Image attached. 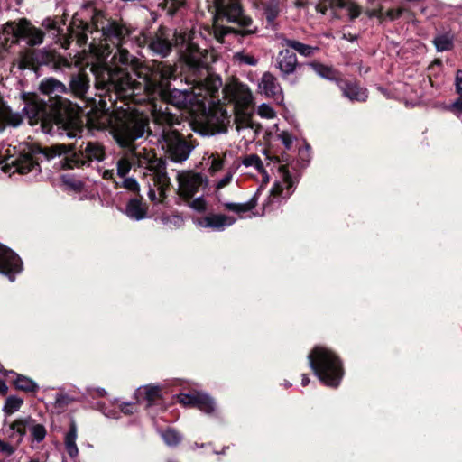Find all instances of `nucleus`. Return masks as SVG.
<instances>
[{
    "mask_svg": "<svg viewBox=\"0 0 462 462\" xmlns=\"http://www.w3.org/2000/svg\"><path fill=\"white\" fill-rule=\"evenodd\" d=\"M69 38L75 39L79 47L90 51L99 63L93 64L95 87L104 93L115 92L120 97H133L144 92L148 97L158 94L164 102L152 105L169 112V105L177 108L185 107L191 102L193 95L189 90L168 89V82L174 78L175 69L164 62L152 60L143 64L124 47L130 32L127 27L108 21L101 32L94 25L74 17L69 26Z\"/></svg>",
    "mask_w": 462,
    "mask_h": 462,
    "instance_id": "1",
    "label": "nucleus"
},
{
    "mask_svg": "<svg viewBox=\"0 0 462 462\" xmlns=\"http://www.w3.org/2000/svg\"><path fill=\"white\" fill-rule=\"evenodd\" d=\"M147 125V116L136 110L127 108L116 113L112 134L116 143L125 148L116 162V175L125 178L133 166L145 167L152 180V187L149 184L148 198L152 202H162L171 184L165 166L152 149L134 144L144 135Z\"/></svg>",
    "mask_w": 462,
    "mask_h": 462,
    "instance_id": "2",
    "label": "nucleus"
},
{
    "mask_svg": "<svg viewBox=\"0 0 462 462\" xmlns=\"http://www.w3.org/2000/svg\"><path fill=\"white\" fill-rule=\"evenodd\" d=\"M211 2L213 1L211 0ZM212 5L213 25L211 28H204L202 31L200 27H192L188 32H172L165 29H160L152 37H151L148 42L149 49L154 54L164 58L170 54L172 47L175 46L179 48L181 53V58L189 69L193 70L194 72L204 69L207 67L208 61L206 50L200 47L201 42L205 41L208 36L211 35L217 42H222L224 41V37L232 32L230 27H227L224 24L225 23H229L225 19L221 20L220 24H222V26L226 29V33L221 37H218L216 34V7L214 3H212ZM233 23H236V22ZM237 24L242 27L241 34L243 36L251 35L256 32L255 27H245L240 25L238 23Z\"/></svg>",
    "mask_w": 462,
    "mask_h": 462,
    "instance_id": "3",
    "label": "nucleus"
},
{
    "mask_svg": "<svg viewBox=\"0 0 462 462\" xmlns=\"http://www.w3.org/2000/svg\"><path fill=\"white\" fill-rule=\"evenodd\" d=\"M61 155H64L61 161L62 167L74 169L88 166L93 161L102 162L106 152L104 146L94 141H83L77 147L64 143H56L49 147L26 144L20 150L19 155L12 161V164L20 174H31L32 177H36L41 172L39 162L41 157L50 161Z\"/></svg>",
    "mask_w": 462,
    "mask_h": 462,
    "instance_id": "4",
    "label": "nucleus"
},
{
    "mask_svg": "<svg viewBox=\"0 0 462 462\" xmlns=\"http://www.w3.org/2000/svg\"><path fill=\"white\" fill-rule=\"evenodd\" d=\"M40 89L47 99L37 95L23 96L25 106L23 112L31 125L40 124L44 133H49L53 124L65 125L66 100L58 98L60 93L65 92V86L59 80L50 78L42 81Z\"/></svg>",
    "mask_w": 462,
    "mask_h": 462,
    "instance_id": "5",
    "label": "nucleus"
},
{
    "mask_svg": "<svg viewBox=\"0 0 462 462\" xmlns=\"http://www.w3.org/2000/svg\"><path fill=\"white\" fill-rule=\"evenodd\" d=\"M180 123L179 116L161 106L153 110V127L146 128L150 142L160 146L176 163L187 161L194 149V145L175 129Z\"/></svg>",
    "mask_w": 462,
    "mask_h": 462,
    "instance_id": "6",
    "label": "nucleus"
},
{
    "mask_svg": "<svg viewBox=\"0 0 462 462\" xmlns=\"http://www.w3.org/2000/svg\"><path fill=\"white\" fill-rule=\"evenodd\" d=\"M226 96L234 102L236 110V128L244 133V137L254 140L258 134V126L252 121L253 95L249 88L239 82H233L224 88Z\"/></svg>",
    "mask_w": 462,
    "mask_h": 462,
    "instance_id": "7",
    "label": "nucleus"
},
{
    "mask_svg": "<svg viewBox=\"0 0 462 462\" xmlns=\"http://www.w3.org/2000/svg\"><path fill=\"white\" fill-rule=\"evenodd\" d=\"M309 364L317 377L327 386L336 388L343 375V365L339 357L329 348L317 346L308 355Z\"/></svg>",
    "mask_w": 462,
    "mask_h": 462,
    "instance_id": "8",
    "label": "nucleus"
},
{
    "mask_svg": "<svg viewBox=\"0 0 462 462\" xmlns=\"http://www.w3.org/2000/svg\"><path fill=\"white\" fill-rule=\"evenodd\" d=\"M216 7V34L221 37L226 33L221 20H226L228 22H236L242 26H251L253 20L244 14L240 0H212Z\"/></svg>",
    "mask_w": 462,
    "mask_h": 462,
    "instance_id": "9",
    "label": "nucleus"
},
{
    "mask_svg": "<svg viewBox=\"0 0 462 462\" xmlns=\"http://www.w3.org/2000/svg\"><path fill=\"white\" fill-rule=\"evenodd\" d=\"M3 32L13 42L26 40L27 43L32 46L41 44L44 37L43 32L33 27L26 19L6 23Z\"/></svg>",
    "mask_w": 462,
    "mask_h": 462,
    "instance_id": "10",
    "label": "nucleus"
},
{
    "mask_svg": "<svg viewBox=\"0 0 462 462\" xmlns=\"http://www.w3.org/2000/svg\"><path fill=\"white\" fill-rule=\"evenodd\" d=\"M178 194L185 199H192L208 185V179L202 173L193 171H180L177 173Z\"/></svg>",
    "mask_w": 462,
    "mask_h": 462,
    "instance_id": "11",
    "label": "nucleus"
},
{
    "mask_svg": "<svg viewBox=\"0 0 462 462\" xmlns=\"http://www.w3.org/2000/svg\"><path fill=\"white\" fill-rule=\"evenodd\" d=\"M300 67L296 54L289 47H282L274 58V68L280 72L282 80L294 85L298 81L295 74Z\"/></svg>",
    "mask_w": 462,
    "mask_h": 462,
    "instance_id": "12",
    "label": "nucleus"
},
{
    "mask_svg": "<svg viewBox=\"0 0 462 462\" xmlns=\"http://www.w3.org/2000/svg\"><path fill=\"white\" fill-rule=\"evenodd\" d=\"M316 8L322 14L330 11L334 18H339L342 10L346 11L351 20L358 17L361 14V7L349 0H319Z\"/></svg>",
    "mask_w": 462,
    "mask_h": 462,
    "instance_id": "13",
    "label": "nucleus"
},
{
    "mask_svg": "<svg viewBox=\"0 0 462 462\" xmlns=\"http://www.w3.org/2000/svg\"><path fill=\"white\" fill-rule=\"evenodd\" d=\"M23 270V263L13 250L0 244V273L8 277L11 282Z\"/></svg>",
    "mask_w": 462,
    "mask_h": 462,
    "instance_id": "14",
    "label": "nucleus"
},
{
    "mask_svg": "<svg viewBox=\"0 0 462 462\" xmlns=\"http://www.w3.org/2000/svg\"><path fill=\"white\" fill-rule=\"evenodd\" d=\"M279 173L280 179L274 182L270 191V195L273 200L287 199L292 194L294 190L293 189L295 182L285 166L279 167Z\"/></svg>",
    "mask_w": 462,
    "mask_h": 462,
    "instance_id": "15",
    "label": "nucleus"
},
{
    "mask_svg": "<svg viewBox=\"0 0 462 462\" xmlns=\"http://www.w3.org/2000/svg\"><path fill=\"white\" fill-rule=\"evenodd\" d=\"M234 217L223 214H208L194 220V223L202 227L212 231H223L226 227L231 226L236 223Z\"/></svg>",
    "mask_w": 462,
    "mask_h": 462,
    "instance_id": "16",
    "label": "nucleus"
},
{
    "mask_svg": "<svg viewBox=\"0 0 462 462\" xmlns=\"http://www.w3.org/2000/svg\"><path fill=\"white\" fill-rule=\"evenodd\" d=\"M0 434L18 447L24 438V416L15 419L11 423H5Z\"/></svg>",
    "mask_w": 462,
    "mask_h": 462,
    "instance_id": "17",
    "label": "nucleus"
},
{
    "mask_svg": "<svg viewBox=\"0 0 462 462\" xmlns=\"http://www.w3.org/2000/svg\"><path fill=\"white\" fill-rule=\"evenodd\" d=\"M275 39L279 41L281 47H289L304 58H310L320 50L317 45H309L297 40L289 39L282 33L276 34Z\"/></svg>",
    "mask_w": 462,
    "mask_h": 462,
    "instance_id": "18",
    "label": "nucleus"
},
{
    "mask_svg": "<svg viewBox=\"0 0 462 462\" xmlns=\"http://www.w3.org/2000/svg\"><path fill=\"white\" fill-rule=\"evenodd\" d=\"M258 88L261 93H263L268 97H279L282 93L278 79L271 72H264L263 74Z\"/></svg>",
    "mask_w": 462,
    "mask_h": 462,
    "instance_id": "19",
    "label": "nucleus"
},
{
    "mask_svg": "<svg viewBox=\"0 0 462 462\" xmlns=\"http://www.w3.org/2000/svg\"><path fill=\"white\" fill-rule=\"evenodd\" d=\"M262 8L266 28L276 30V18L281 13L280 0H266L262 3Z\"/></svg>",
    "mask_w": 462,
    "mask_h": 462,
    "instance_id": "20",
    "label": "nucleus"
},
{
    "mask_svg": "<svg viewBox=\"0 0 462 462\" xmlns=\"http://www.w3.org/2000/svg\"><path fill=\"white\" fill-rule=\"evenodd\" d=\"M135 397L138 402H146V407H150L162 398V387L154 384L141 386L136 390Z\"/></svg>",
    "mask_w": 462,
    "mask_h": 462,
    "instance_id": "21",
    "label": "nucleus"
},
{
    "mask_svg": "<svg viewBox=\"0 0 462 462\" xmlns=\"http://www.w3.org/2000/svg\"><path fill=\"white\" fill-rule=\"evenodd\" d=\"M30 432V439L32 443H41L47 435L44 425L38 423L36 420L27 415L24 416V435L26 431Z\"/></svg>",
    "mask_w": 462,
    "mask_h": 462,
    "instance_id": "22",
    "label": "nucleus"
},
{
    "mask_svg": "<svg viewBox=\"0 0 462 462\" xmlns=\"http://www.w3.org/2000/svg\"><path fill=\"white\" fill-rule=\"evenodd\" d=\"M125 214L132 220H143L147 217V206L141 199L133 198L127 202Z\"/></svg>",
    "mask_w": 462,
    "mask_h": 462,
    "instance_id": "23",
    "label": "nucleus"
},
{
    "mask_svg": "<svg viewBox=\"0 0 462 462\" xmlns=\"http://www.w3.org/2000/svg\"><path fill=\"white\" fill-rule=\"evenodd\" d=\"M23 122V116L19 113L13 112L8 106L0 101V132L6 125L19 126Z\"/></svg>",
    "mask_w": 462,
    "mask_h": 462,
    "instance_id": "24",
    "label": "nucleus"
},
{
    "mask_svg": "<svg viewBox=\"0 0 462 462\" xmlns=\"http://www.w3.org/2000/svg\"><path fill=\"white\" fill-rule=\"evenodd\" d=\"M340 88L343 95L351 101L365 102L368 97L367 90L355 82H344Z\"/></svg>",
    "mask_w": 462,
    "mask_h": 462,
    "instance_id": "25",
    "label": "nucleus"
},
{
    "mask_svg": "<svg viewBox=\"0 0 462 462\" xmlns=\"http://www.w3.org/2000/svg\"><path fill=\"white\" fill-rule=\"evenodd\" d=\"M69 87L75 96L83 97L89 88V79L84 72L72 75Z\"/></svg>",
    "mask_w": 462,
    "mask_h": 462,
    "instance_id": "26",
    "label": "nucleus"
},
{
    "mask_svg": "<svg viewBox=\"0 0 462 462\" xmlns=\"http://www.w3.org/2000/svg\"><path fill=\"white\" fill-rule=\"evenodd\" d=\"M78 438V428L75 421H71L69 429L64 437V446L68 455L75 458L79 455V448L76 443Z\"/></svg>",
    "mask_w": 462,
    "mask_h": 462,
    "instance_id": "27",
    "label": "nucleus"
},
{
    "mask_svg": "<svg viewBox=\"0 0 462 462\" xmlns=\"http://www.w3.org/2000/svg\"><path fill=\"white\" fill-rule=\"evenodd\" d=\"M195 407L208 415H213L217 410L214 399L201 392H198Z\"/></svg>",
    "mask_w": 462,
    "mask_h": 462,
    "instance_id": "28",
    "label": "nucleus"
},
{
    "mask_svg": "<svg viewBox=\"0 0 462 462\" xmlns=\"http://www.w3.org/2000/svg\"><path fill=\"white\" fill-rule=\"evenodd\" d=\"M406 11V9L400 7L397 9H391L383 14L381 9H368L365 11V14L370 18L375 17L380 22H383L385 20H396Z\"/></svg>",
    "mask_w": 462,
    "mask_h": 462,
    "instance_id": "29",
    "label": "nucleus"
},
{
    "mask_svg": "<svg viewBox=\"0 0 462 462\" xmlns=\"http://www.w3.org/2000/svg\"><path fill=\"white\" fill-rule=\"evenodd\" d=\"M256 204L257 199H255V197H253L245 203L226 202L224 203V207L226 209L229 211L241 215L243 213H246L254 209Z\"/></svg>",
    "mask_w": 462,
    "mask_h": 462,
    "instance_id": "30",
    "label": "nucleus"
},
{
    "mask_svg": "<svg viewBox=\"0 0 462 462\" xmlns=\"http://www.w3.org/2000/svg\"><path fill=\"white\" fill-rule=\"evenodd\" d=\"M309 67L315 71L319 77L328 80H336L337 79V71L330 66L324 65L319 62H311Z\"/></svg>",
    "mask_w": 462,
    "mask_h": 462,
    "instance_id": "31",
    "label": "nucleus"
},
{
    "mask_svg": "<svg viewBox=\"0 0 462 462\" xmlns=\"http://www.w3.org/2000/svg\"><path fill=\"white\" fill-rule=\"evenodd\" d=\"M161 437L164 443L169 447H176L182 440L181 434L172 428H168L165 430L161 431Z\"/></svg>",
    "mask_w": 462,
    "mask_h": 462,
    "instance_id": "32",
    "label": "nucleus"
},
{
    "mask_svg": "<svg viewBox=\"0 0 462 462\" xmlns=\"http://www.w3.org/2000/svg\"><path fill=\"white\" fill-rule=\"evenodd\" d=\"M433 43L438 51H449L453 47V37L449 33H442L434 38Z\"/></svg>",
    "mask_w": 462,
    "mask_h": 462,
    "instance_id": "33",
    "label": "nucleus"
},
{
    "mask_svg": "<svg viewBox=\"0 0 462 462\" xmlns=\"http://www.w3.org/2000/svg\"><path fill=\"white\" fill-rule=\"evenodd\" d=\"M242 164L246 167H252L260 173H265L263 162L257 154H248L242 159Z\"/></svg>",
    "mask_w": 462,
    "mask_h": 462,
    "instance_id": "34",
    "label": "nucleus"
},
{
    "mask_svg": "<svg viewBox=\"0 0 462 462\" xmlns=\"http://www.w3.org/2000/svg\"><path fill=\"white\" fill-rule=\"evenodd\" d=\"M233 59L235 62H236L240 66L246 65L254 67L258 64L257 58L245 51L236 52L233 56Z\"/></svg>",
    "mask_w": 462,
    "mask_h": 462,
    "instance_id": "35",
    "label": "nucleus"
},
{
    "mask_svg": "<svg viewBox=\"0 0 462 462\" xmlns=\"http://www.w3.org/2000/svg\"><path fill=\"white\" fill-rule=\"evenodd\" d=\"M16 388L25 392H35L38 389L37 384L30 378L17 375L14 381Z\"/></svg>",
    "mask_w": 462,
    "mask_h": 462,
    "instance_id": "36",
    "label": "nucleus"
},
{
    "mask_svg": "<svg viewBox=\"0 0 462 462\" xmlns=\"http://www.w3.org/2000/svg\"><path fill=\"white\" fill-rule=\"evenodd\" d=\"M23 403V399L16 396H9L5 401L3 410L5 414L11 415L19 411Z\"/></svg>",
    "mask_w": 462,
    "mask_h": 462,
    "instance_id": "37",
    "label": "nucleus"
},
{
    "mask_svg": "<svg viewBox=\"0 0 462 462\" xmlns=\"http://www.w3.org/2000/svg\"><path fill=\"white\" fill-rule=\"evenodd\" d=\"M158 5L162 6L171 15L174 14L175 12L180 8L185 0H158Z\"/></svg>",
    "mask_w": 462,
    "mask_h": 462,
    "instance_id": "38",
    "label": "nucleus"
},
{
    "mask_svg": "<svg viewBox=\"0 0 462 462\" xmlns=\"http://www.w3.org/2000/svg\"><path fill=\"white\" fill-rule=\"evenodd\" d=\"M16 448H17L16 445L8 441L7 439H5L4 438L3 439L0 438V453L4 457H10L11 455H13L14 453Z\"/></svg>",
    "mask_w": 462,
    "mask_h": 462,
    "instance_id": "39",
    "label": "nucleus"
},
{
    "mask_svg": "<svg viewBox=\"0 0 462 462\" xmlns=\"http://www.w3.org/2000/svg\"><path fill=\"white\" fill-rule=\"evenodd\" d=\"M258 115L261 117L271 119L275 117V112L272 106L266 104H262L258 107Z\"/></svg>",
    "mask_w": 462,
    "mask_h": 462,
    "instance_id": "40",
    "label": "nucleus"
},
{
    "mask_svg": "<svg viewBox=\"0 0 462 462\" xmlns=\"http://www.w3.org/2000/svg\"><path fill=\"white\" fill-rule=\"evenodd\" d=\"M198 392L194 393H183L179 396L180 402L185 406L195 407Z\"/></svg>",
    "mask_w": 462,
    "mask_h": 462,
    "instance_id": "41",
    "label": "nucleus"
},
{
    "mask_svg": "<svg viewBox=\"0 0 462 462\" xmlns=\"http://www.w3.org/2000/svg\"><path fill=\"white\" fill-rule=\"evenodd\" d=\"M277 137L286 149H291L293 143V136L289 132L282 131L277 134Z\"/></svg>",
    "mask_w": 462,
    "mask_h": 462,
    "instance_id": "42",
    "label": "nucleus"
},
{
    "mask_svg": "<svg viewBox=\"0 0 462 462\" xmlns=\"http://www.w3.org/2000/svg\"><path fill=\"white\" fill-rule=\"evenodd\" d=\"M121 186L129 191L134 192L139 190V184L134 178H125L122 181Z\"/></svg>",
    "mask_w": 462,
    "mask_h": 462,
    "instance_id": "43",
    "label": "nucleus"
},
{
    "mask_svg": "<svg viewBox=\"0 0 462 462\" xmlns=\"http://www.w3.org/2000/svg\"><path fill=\"white\" fill-rule=\"evenodd\" d=\"M190 207L199 212H202L206 210V201L202 197H198L194 200L191 201Z\"/></svg>",
    "mask_w": 462,
    "mask_h": 462,
    "instance_id": "44",
    "label": "nucleus"
},
{
    "mask_svg": "<svg viewBox=\"0 0 462 462\" xmlns=\"http://www.w3.org/2000/svg\"><path fill=\"white\" fill-rule=\"evenodd\" d=\"M224 165V160L218 156H213L211 160L210 170L212 171H217L222 169Z\"/></svg>",
    "mask_w": 462,
    "mask_h": 462,
    "instance_id": "45",
    "label": "nucleus"
},
{
    "mask_svg": "<svg viewBox=\"0 0 462 462\" xmlns=\"http://www.w3.org/2000/svg\"><path fill=\"white\" fill-rule=\"evenodd\" d=\"M233 178V174L231 172L226 173L217 183V189H220L228 185Z\"/></svg>",
    "mask_w": 462,
    "mask_h": 462,
    "instance_id": "46",
    "label": "nucleus"
},
{
    "mask_svg": "<svg viewBox=\"0 0 462 462\" xmlns=\"http://www.w3.org/2000/svg\"><path fill=\"white\" fill-rule=\"evenodd\" d=\"M300 157L302 161L305 162V164L303 166L307 165V163L310 161V146L308 144L305 146L304 149L300 150Z\"/></svg>",
    "mask_w": 462,
    "mask_h": 462,
    "instance_id": "47",
    "label": "nucleus"
},
{
    "mask_svg": "<svg viewBox=\"0 0 462 462\" xmlns=\"http://www.w3.org/2000/svg\"><path fill=\"white\" fill-rule=\"evenodd\" d=\"M456 89L457 92L462 96V70H457L456 76Z\"/></svg>",
    "mask_w": 462,
    "mask_h": 462,
    "instance_id": "48",
    "label": "nucleus"
},
{
    "mask_svg": "<svg viewBox=\"0 0 462 462\" xmlns=\"http://www.w3.org/2000/svg\"><path fill=\"white\" fill-rule=\"evenodd\" d=\"M121 411L125 414H132L134 412V406L131 403H123L120 406Z\"/></svg>",
    "mask_w": 462,
    "mask_h": 462,
    "instance_id": "49",
    "label": "nucleus"
},
{
    "mask_svg": "<svg viewBox=\"0 0 462 462\" xmlns=\"http://www.w3.org/2000/svg\"><path fill=\"white\" fill-rule=\"evenodd\" d=\"M115 176L114 170H104L102 172L103 179L106 180H113Z\"/></svg>",
    "mask_w": 462,
    "mask_h": 462,
    "instance_id": "50",
    "label": "nucleus"
},
{
    "mask_svg": "<svg viewBox=\"0 0 462 462\" xmlns=\"http://www.w3.org/2000/svg\"><path fill=\"white\" fill-rule=\"evenodd\" d=\"M452 107L458 113L462 114V96H460L459 98L453 103Z\"/></svg>",
    "mask_w": 462,
    "mask_h": 462,
    "instance_id": "51",
    "label": "nucleus"
},
{
    "mask_svg": "<svg viewBox=\"0 0 462 462\" xmlns=\"http://www.w3.org/2000/svg\"><path fill=\"white\" fill-rule=\"evenodd\" d=\"M183 222H184V221H183V218H182L181 217L177 216V215H175V216H173V217H172V221H171V223H173V224H174V226H176L180 227V226H181L183 225Z\"/></svg>",
    "mask_w": 462,
    "mask_h": 462,
    "instance_id": "52",
    "label": "nucleus"
},
{
    "mask_svg": "<svg viewBox=\"0 0 462 462\" xmlns=\"http://www.w3.org/2000/svg\"><path fill=\"white\" fill-rule=\"evenodd\" d=\"M81 132V130H68L66 134L69 138H80L81 135H79V134Z\"/></svg>",
    "mask_w": 462,
    "mask_h": 462,
    "instance_id": "53",
    "label": "nucleus"
},
{
    "mask_svg": "<svg viewBox=\"0 0 462 462\" xmlns=\"http://www.w3.org/2000/svg\"><path fill=\"white\" fill-rule=\"evenodd\" d=\"M7 390H8V388H7L5 383L0 377V393L5 394L7 393Z\"/></svg>",
    "mask_w": 462,
    "mask_h": 462,
    "instance_id": "54",
    "label": "nucleus"
},
{
    "mask_svg": "<svg viewBox=\"0 0 462 462\" xmlns=\"http://www.w3.org/2000/svg\"><path fill=\"white\" fill-rule=\"evenodd\" d=\"M343 39L349 41V42H354L356 40V35H353L351 33H344Z\"/></svg>",
    "mask_w": 462,
    "mask_h": 462,
    "instance_id": "55",
    "label": "nucleus"
},
{
    "mask_svg": "<svg viewBox=\"0 0 462 462\" xmlns=\"http://www.w3.org/2000/svg\"><path fill=\"white\" fill-rule=\"evenodd\" d=\"M95 391L98 396H105L106 394V391L104 388L98 387L96 388Z\"/></svg>",
    "mask_w": 462,
    "mask_h": 462,
    "instance_id": "56",
    "label": "nucleus"
},
{
    "mask_svg": "<svg viewBox=\"0 0 462 462\" xmlns=\"http://www.w3.org/2000/svg\"><path fill=\"white\" fill-rule=\"evenodd\" d=\"M309 383H310L309 377L306 374H303L302 379H301L302 386H307L309 384Z\"/></svg>",
    "mask_w": 462,
    "mask_h": 462,
    "instance_id": "57",
    "label": "nucleus"
},
{
    "mask_svg": "<svg viewBox=\"0 0 462 462\" xmlns=\"http://www.w3.org/2000/svg\"><path fill=\"white\" fill-rule=\"evenodd\" d=\"M210 444H207V446H209ZM206 447V444H201V445H199L197 442L193 443L191 446H190V448L195 450L199 448H204Z\"/></svg>",
    "mask_w": 462,
    "mask_h": 462,
    "instance_id": "58",
    "label": "nucleus"
},
{
    "mask_svg": "<svg viewBox=\"0 0 462 462\" xmlns=\"http://www.w3.org/2000/svg\"><path fill=\"white\" fill-rule=\"evenodd\" d=\"M69 44H70V42H69V39H64V41L61 42V46L64 48V49H68L69 47Z\"/></svg>",
    "mask_w": 462,
    "mask_h": 462,
    "instance_id": "59",
    "label": "nucleus"
},
{
    "mask_svg": "<svg viewBox=\"0 0 462 462\" xmlns=\"http://www.w3.org/2000/svg\"><path fill=\"white\" fill-rule=\"evenodd\" d=\"M28 462H42L38 457H30Z\"/></svg>",
    "mask_w": 462,
    "mask_h": 462,
    "instance_id": "60",
    "label": "nucleus"
},
{
    "mask_svg": "<svg viewBox=\"0 0 462 462\" xmlns=\"http://www.w3.org/2000/svg\"><path fill=\"white\" fill-rule=\"evenodd\" d=\"M226 448H224L221 451L213 450V452H214L215 454H225V453H226Z\"/></svg>",
    "mask_w": 462,
    "mask_h": 462,
    "instance_id": "61",
    "label": "nucleus"
},
{
    "mask_svg": "<svg viewBox=\"0 0 462 462\" xmlns=\"http://www.w3.org/2000/svg\"><path fill=\"white\" fill-rule=\"evenodd\" d=\"M284 386H285L286 388L291 387V383L290 382H288V381H285V382H284Z\"/></svg>",
    "mask_w": 462,
    "mask_h": 462,
    "instance_id": "62",
    "label": "nucleus"
}]
</instances>
